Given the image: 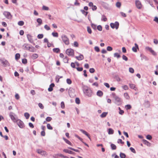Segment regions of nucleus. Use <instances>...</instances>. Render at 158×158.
<instances>
[{
  "label": "nucleus",
  "mask_w": 158,
  "mask_h": 158,
  "mask_svg": "<svg viewBox=\"0 0 158 158\" xmlns=\"http://www.w3.org/2000/svg\"><path fill=\"white\" fill-rule=\"evenodd\" d=\"M82 88L83 92L86 95L89 97L91 96L93 93L89 88L87 86L84 85Z\"/></svg>",
  "instance_id": "obj_1"
},
{
  "label": "nucleus",
  "mask_w": 158,
  "mask_h": 158,
  "mask_svg": "<svg viewBox=\"0 0 158 158\" xmlns=\"http://www.w3.org/2000/svg\"><path fill=\"white\" fill-rule=\"evenodd\" d=\"M61 38L64 43L67 45L69 44V39L67 36L64 35H63L61 36Z\"/></svg>",
  "instance_id": "obj_2"
},
{
  "label": "nucleus",
  "mask_w": 158,
  "mask_h": 158,
  "mask_svg": "<svg viewBox=\"0 0 158 158\" xmlns=\"http://www.w3.org/2000/svg\"><path fill=\"white\" fill-rule=\"evenodd\" d=\"M110 25L112 28H115L116 29H117L119 27V23L118 22L116 21L114 23H111Z\"/></svg>",
  "instance_id": "obj_3"
},
{
  "label": "nucleus",
  "mask_w": 158,
  "mask_h": 158,
  "mask_svg": "<svg viewBox=\"0 0 158 158\" xmlns=\"http://www.w3.org/2000/svg\"><path fill=\"white\" fill-rule=\"evenodd\" d=\"M66 53L69 56H73L74 55V50L71 48L68 49L66 50Z\"/></svg>",
  "instance_id": "obj_4"
},
{
  "label": "nucleus",
  "mask_w": 158,
  "mask_h": 158,
  "mask_svg": "<svg viewBox=\"0 0 158 158\" xmlns=\"http://www.w3.org/2000/svg\"><path fill=\"white\" fill-rule=\"evenodd\" d=\"M16 122L20 128H23L25 126L23 123L20 120L18 119Z\"/></svg>",
  "instance_id": "obj_5"
},
{
  "label": "nucleus",
  "mask_w": 158,
  "mask_h": 158,
  "mask_svg": "<svg viewBox=\"0 0 158 158\" xmlns=\"http://www.w3.org/2000/svg\"><path fill=\"white\" fill-rule=\"evenodd\" d=\"M114 99H115L114 103L115 104L118 106L120 105L121 104L122 101L121 99L119 97L117 96L115 97Z\"/></svg>",
  "instance_id": "obj_6"
},
{
  "label": "nucleus",
  "mask_w": 158,
  "mask_h": 158,
  "mask_svg": "<svg viewBox=\"0 0 158 158\" xmlns=\"http://www.w3.org/2000/svg\"><path fill=\"white\" fill-rule=\"evenodd\" d=\"M3 15L4 16L8 19H11L12 16L10 12L8 11H4Z\"/></svg>",
  "instance_id": "obj_7"
},
{
  "label": "nucleus",
  "mask_w": 158,
  "mask_h": 158,
  "mask_svg": "<svg viewBox=\"0 0 158 158\" xmlns=\"http://www.w3.org/2000/svg\"><path fill=\"white\" fill-rule=\"evenodd\" d=\"M14 115L15 114L12 112H10L9 113V116L11 119L15 123L18 119L15 117Z\"/></svg>",
  "instance_id": "obj_8"
},
{
  "label": "nucleus",
  "mask_w": 158,
  "mask_h": 158,
  "mask_svg": "<svg viewBox=\"0 0 158 158\" xmlns=\"http://www.w3.org/2000/svg\"><path fill=\"white\" fill-rule=\"evenodd\" d=\"M145 49L146 50H148L150 51L153 55L156 56V52L152 49L151 48H150L148 47H146Z\"/></svg>",
  "instance_id": "obj_9"
},
{
  "label": "nucleus",
  "mask_w": 158,
  "mask_h": 158,
  "mask_svg": "<svg viewBox=\"0 0 158 158\" xmlns=\"http://www.w3.org/2000/svg\"><path fill=\"white\" fill-rule=\"evenodd\" d=\"M135 5L139 9H140L142 7V5L140 2L139 0L135 1Z\"/></svg>",
  "instance_id": "obj_10"
},
{
  "label": "nucleus",
  "mask_w": 158,
  "mask_h": 158,
  "mask_svg": "<svg viewBox=\"0 0 158 158\" xmlns=\"http://www.w3.org/2000/svg\"><path fill=\"white\" fill-rule=\"evenodd\" d=\"M37 152L38 153L40 154L42 156H45L46 155V152L45 151L39 149H37Z\"/></svg>",
  "instance_id": "obj_11"
},
{
  "label": "nucleus",
  "mask_w": 158,
  "mask_h": 158,
  "mask_svg": "<svg viewBox=\"0 0 158 158\" xmlns=\"http://www.w3.org/2000/svg\"><path fill=\"white\" fill-rule=\"evenodd\" d=\"M101 5L105 9H109L108 5L107 3L102 2H101Z\"/></svg>",
  "instance_id": "obj_12"
},
{
  "label": "nucleus",
  "mask_w": 158,
  "mask_h": 158,
  "mask_svg": "<svg viewBox=\"0 0 158 158\" xmlns=\"http://www.w3.org/2000/svg\"><path fill=\"white\" fill-rule=\"evenodd\" d=\"M64 152L69 153V154H75V153L73 151H72L70 150H68L67 149H64L63 150Z\"/></svg>",
  "instance_id": "obj_13"
},
{
  "label": "nucleus",
  "mask_w": 158,
  "mask_h": 158,
  "mask_svg": "<svg viewBox=\"0 0 158 158\" xmlns=\"http://www.w3.org/2000/svg\"><path fill=\"white\" fill-rule=\"evenodd\" d=\"M27 37L28 40L31 43H32L33 42V40L32 38V36L30 34H27Z\"/></svg>",
  "instance_id": "obj_14"
},
{
  "label": "nucleus",
  "mask_w": 158,
  "mask_h": 158,
  "mask_svg": "<svg viewBox=\"0 0 158 158\" xmlns=\"http://www.w3.org/2000/svg\"><path fill=\"white\" fill-rule=\"evenodd\" d=\"M135 47L132 48V51L134 52H136L137 51V49H139L138 46L136 43L135 44Z\"/></svg>",
  "instance_id": "obj_15"
},
{
  "label": "nucleus",
  "mask_w": 158,
  "mask_h": 158,
  "mask_svg": "<svg viewBox=\"0 0 158 158\" xmlns=\"http://www.w3.org/2000/svg\"><path fill=\"white\" fill-rule=\"evenodd\" d=\"M91 26L93 28L94 30H96V29H98L99 30V25L97 26L96 24L91 23Z\"/></svg>",
  "instance_id": "obj_16"
},
{
  "label": "nucleus",
  "mask_w": 158,
  "mask_h": 158,
  "mask_svg": "<svg viewBox=\"0 0 158 158\" xmlns=\"http://www.w3.org/2000/svg\"><path fill=\"white\" fill-rule=\"evenodd\" d=\"M145 106L147 108H148L150 106V104L149 101L145 100L144 103Z\"/></svg>",
  "instance_id": "obj_17"
},
{
  "label": "nucleus",
  "mask_w": 158,
  "mask_h": 158,
  "mask_svg": "<svg viewBox=\"0 0 158 158\" xmlns=\"http://www.w3.org/2000/svg\"><path fill=\"white\" fill-rule=\"evenodd\" d=\"M55 86V85L54 83L51 84L50 86L49 87L48 89V90L49 92H51L53 90V87Z\"/></svg>",
  "instance_id": "obj_18"
},
{
  "label": "nucleus",
  "mask_w": 158,
  "mask_h": 158,
  "mask_svg": "<svg viewBox=\"0 0 158 158\" xmlns=\"http://www.w3.org/2000/svg\"><path fill=\"white\" fill-rule=\"evenodd\" d=\"M80 131L82 132L83 134L85 135L86 136H87L90 139V137L89 135L88 134V133L85 131L82 130V129H80Z\"/></svg>",
  "instance_id": "obj_19"
},
{
  "label": "nucleus",
  "mask_w": 158,
  "mask_h": 158,
  "mask_svg": "<svg viewBox=\"0 0 158 158\" xmlns=\"http://www.w3.org/2000/svg\"><path fill=\"white\" fill-rule=\"evenodd\" d=\"M29 47L28 44H25L23 46V48L24 50H28Z\"/></svg>",
  "instance_id": "obj_20"
},
{
  "label": "nucleus",
  "mask_w": 158,
  "mask_h": 158,
  "mask_svg": "<svg viewBox=\"0 0 158 158\" xmlns=\"http://www.w3.org/2000/svg\"><path fill=\"white\" fill-rule=\"evenodd\" d=\"M140 57H141L142 60H148V59L146 56L143 54L140 55Z\"/></svg>",
  "instance_id": "obj_21"
},
{
  "label": "nucleus",
  "mask_w": 158,
  "mask_h": 158,
  "mask_svg": "<svg viewBox=\"0 0 158 158\" xmlns=\"http://www.w3.org/2000/svg\"><path fill=\"white\" fill-rule=\"evenodd\" d=\"M143 143L147 145L148 146H151V143L146 140L143 139Z\"/></svg>",
  "instance_id": "obj_22"
},
{
  "label": "nucleus",
  "mask_w": 158,
  "mask_h": 158,
  "mask_svg": "<svg viewBox=\"0 0 158 158\" xmlns=\"http://www.w3.org/2000/svg\"><path fill=\"white\" fill-rule=\"evenodd\" d=\"M75 57L77 60H83L84 58L82 54H80V56H76Z\"/></svg>",
  "instance_id": "obj_23"
},
{
  "label": "nucleus",
  "mask_w": 158,
  "mask_h": 158,
  "mask_svg": "<svg viewBox=\"0 0 158 158\" xmlns=\"http://www.w3.org/2000/svg\"><path fill=\"white\" fill-rule=\"evenodd\" d=\"M35 48L33 46H30L28 50L31 52H34L35 51Z\"/></svg>",
  "instance_id": "obj_24"
},
{
  "label": "nucleus",
  "mask_w": 158,
  "mask_h": 158,
  "mask_svg": "<svg viewBox=\"0 0 158 158\" xmlns=\"http://www.w3.org/2000/svg\"><path fill=\"white\" fill-rule=\"evenodd\" d=\"M53 51L55 53H59L60 51V49L58 48H55L52 49Z\"/></svg>",
  "instance_id": "obj_25"
},
{
  "label": "nucleus",
  "mask_w": 158,
  "mask_h": 158,
  "mask_svg": "<svg viewBox=\"0 0 158 158\" xmlns=\"http://www.w3.org/2000/svg\"><path fill=\"white\" fill-rule=\"evenodd\" d=\"M129 85L131 88L134 89L135 90H136V88L135 86V85L134 84L130 83Z\"/></svg>",
  "instance_id": "obj_26"
},
{
  "label": "nucleus",
  "mask_w": 158,
  "mask_h": 158,
  "mask_svg": "<svg viewBox=\"0 0 158 158\" xmlns=\"http://www.w3.org/2000/svg\"><path fill=\"white\" fill-rule=\"evenodd\" d=\"M63 139L65 141V142L67 144H69L70 145H72V144L68 140L66 139L65 138L63 137Z\"/></svg>",
  "instance_id": "obj_27"
},
{
  "label": "nucleus",
  "mask_w": 158,
  "mask_h": 158,
  "mask_svg": "<svg viewBox=\"0 0 158 158\" xmlns=\"http://www.w3.org/2000/svg\"><path fill=\"white\" fill-rule=\"evenodd\" d=\"M108 114L107 112H104L102 113L100 115V117L102 118H103L106 116Z\"/></svg>",
  "instance_id": "obj_28"
},
{
  "label": "nucleus",
  "mask_w": 158,
  "mask_h": 158,
  "mask_svg": "<svg viewBox=\"0 0 158 158\" xmlns=\"http://www.w3.org/2000/svg\"><path fill=\"white\" fill-rule=\"evenodd\" d=\"M108 134L109 135L113 134L114 133V130L111 128H110L108 129Z\"/></svg>",
  "instance_id": "obj_29"
},
{
  "label": "nucleus",
  "mask_w": 158,
  "mask_h": 158,
  "mask_svg": "<svg viewBox=\"0 0 158 158\" xmlns=\"http://www.w3.org/2000/svg\"><path fill=\"white\" fill-rule=\"evenodd\" d=\"M38 57V56L37 54L35 53L31 57L33 59H35L37 58Z\"/></svg>",
  "instance_id": "obj_30"
},
{
  "label": "nucleus",
  "mask_w": 158,
  "mask_h": 158,
  "mask_svg": "<svg viewBox=\"0 0 158 158\" xmlns=\"http://www.w3.org/2000/svg\"><path fill=\"white\" fill-rule=\"evenodd\" d=\"M37 22L38 23L39 25H40L42 23V21L40 18L37 19Z\"/></svg>",
  "instance_id": "obj_31"
},
{
  "label": "nucleus",
  "mask_w": 158,
  "mask_h": 158,
  "mask_svg": "<svg viewBox=\"0 0 158 158\" xmlns=\"http://www.w3.org/2000/svg\"><path fill=\"white\" fill-rule=\"evenodd\" d=\"M24 116L27 119L29 118L30 116V114L26 112L24 113Z\"/></svg>",
  "instance_id": "obj_32"
},
{
  "label": "nucleus",
  "mask_w": 158,
  "mask_h": 158,
  "mask_svg": "<svg viewBox=\"0 0 158 158\" xmlns=\"http://www.w3.org/2000/svg\"><path fill=\"white\" fill-rule=\"evenodd\" d=\"M110 146L112 150H115L116 148V146L114 144H111L110 145Z\"/></svg>",
  "instance_id": "obj_33"
},
{
  "label": "nucleus",
  "mask_w": 158,
  "mask_h": 158,
  "mask_svg": "<svg viewBox=\"0 0 158 158\" xmlns=\"http://www.w3.org/2000/svg\"><path fill=\"white\" fill-rule=\"evenodd\" d=\"M81 11L82 12V13L84 14L86 16H87L88 12H87L85 11L84 10H81Z\"/></svg>",
  "instance_id": "obj_34"
},
{
  "label": "nucleus",
  "mask_w": 158,
  "mask_h": 158,
  "mask_svg": "<svg viewBox=\"0 0 158 158\" xmlns=\"http://www.w3.org/2000/svg\"><path fill=\"white\" fill-rule=\"evenodd\" d=\"M121 2H116V6L117 7H118V8H120L121 7Z\"/></svg>",
  "instance_id": "obj_35"
},
{
  "label": "nucleus",
  "mask_w": 158,
  "mask_h": 158,
  "mask_svg": "<svg viewBox=\"0 0 158 158\" xmlns=\"http://www.w3.org/2000/svg\"><path fill=\"white\" fill-rule=\"evenodd\" d=\"M24 22L23 21H19L18 23V24L20 26H22L24 25Z\"/></svg>",
  "instance_id": "obj_36"
},
{
  "label": "nucleus",
  "mask_w": 158,
  "mask_h": 158,
  "mask_svg": "<svg viewBox=\"0 0 158 158\" xmlns=\"http://www.w3.org/2000/svg\"><path fill=\"white\" fill-rule=\"evenodd\" d=\"M69 61V59L67 56H65L63 59V61L65 63H68Z\"/></svg>",
  "instance_id": "obj_37"
},
{
  "label": "nucleus",
  "mask_w": 158,
  "mask_h": 158,
  "mask_svg": "<svg viewBox=\"0 0 158 158\" xmlns=\"http://www.w3.org/2000/svg\"><path fill=\"white\" fill-rule=\"evenodd\" d=\"M52 35L53 36L57 37L58 36V33L57 32H53L52 33Z\"/></svg>",
  "instance_id": "obj_38"
},
{
  "label": "nucleus",
  "mask_w": 158,
  "mask_h": 158,
  "mask_svg": "<svg viewBox=\"0 0 158 158\" xmlns=\"http://www.w3.org/2000/svg\"><path fill=\"white\" fill-rule=\"evenodd\" d=\"M125 108L127 110H130L131 108V106L130 105L128 104L125 106Z\"/></svg>",
  "instance_id": "obj_39"
},
{
  "label": "nucleus",
  "mask_w": 158,
  "mask_h": 158,
  "mask_svg": "<svg viewBox=\"0 0 158 158\" xmlns=\"http://www.w3.org/2000/svg\"><path fill=\"white\" fill-rule=\"evenodd\" d=\"M107 19L106 18V16L105 15H103L102 16V18L101 19V20L102 21H103L105 22L107 20Z\"/></svg>",
  "instance_id": "obj_40"
},
{
  "label": "nucleus",
  "mask_w": 158,
  "mask_h": 158,
  "mask_svg": "<svg viewBox=\"0 0 158 158\" xmlns=\"http://www.w3.org/2000/svg\"><path fill=\"white\" fill-rule=\"evenodd\" d=\"M120 156L121 158H125L126 156L125 154L123 153H120Z\"/></svg>",
  "instance_id": "obj_41"
},
{
  "label": "nucleus",
  "mask_w": 158,
  "mask_h": 158,
  "mask_svg": "<svg viewBox=\"0 0 158 158\" xmlns=\"http://www.w3.org/2000/svg\"><path fill=\"white\" fill-rule=\"evenodd\" d=\"M47 128L49 130H52L53 129L52 127L51 126L50 124L48 123L47 125Z\"/></svg>",
  "instance_id": "obj_42"
},
{
  "label": "nucleus",
  "mask_w": 158,
  "mask_h": 158,
  "mask_svg": "<svg viewBox=\"0 0 158 158\" xmlns=\"http://www.w3.org/2000/svg\"><path fill=\"white\" fill-rule=\"evenodd\" d=\"M20 55L19 53H16L15 56V58L16 60H18L20 58Z\"/></svg>",
  "instance_id": "obj_43"
},
{
  "label": "nucleus",
  "mask_w": 158,
  "mask_h": 158,
  "mask_svg": "<svg viewBox=\"0 0 158 158\" xmlns=\"http://www.w3.org/2000/svg\"><path fill=\"white\" fill-rule=\"evenodd\" d=\"M114 57H117L118 58L120 57V56L118 53H115L114 54Z\"/></svg>",
  "instance_id": "obj_44"
},
{
  "label": "nucleus",
  "mask_w": 158,
  "mask_h": 158,
  "mask_svg": "<svg viewBox=\"0 0 158 158\" xmlns=\"http://www.w3.org/2000/svg\"><path fill=\"white\" fill-rule=\"evenodd\" d=\"M68 148L69 149H70L73 151H75L76 152H80L77 149H75L72 148L71 147H68Z\"/></svg>",
  "instance_id": "obj_45"
},
{
  "label": "nucleus",
  "mask_w": 158,
  "mask_h": 158,
  "mask_svg": "<svg viewBox=\"0 0 158 158\" xmlns=\"http://www.w3.org/2000/svg\"><path fill=\"white\" fill-rule=\"evenodd\" d=\"M122 59L126 61H127L128 60L127 57L124 55H123L122 56Z\"/></svg>",
  "instance_id": "obj_46"
},
{
  "label": "nucleus",
  "mask_w": 158,
  "mask_h": 158,
  "mask_svg": "<svg viewBox=\"0 0 158 158\" xmlns=\"http://www.w3.org/2000/svg\"><path fill=\"white\" fill-rule=\"evenodd\" d=\"M124 96L127 99H128L129 98V96L127 93H125L124 94Z\"/></svg>",
  "instance_id": "obj_47"
},
{
  "label": "nucleus",
  "mask_w": 158,
  "mask_h": 158,
  "mask_svg": "<svg viewBox=\"0 0 158 158\" xmlns=\"http://www.w3.org/2000/svg\"><path fill=\"white\" fill-rule=\"evenodd\" d=\"M44 35L43 34H39L37 35V37L38 39H41L43 37Z\"/></svg>",
  "instance_id": "obj_48"
},
{
  "label": "nucleus",
  "mask_w": 158,
  "mask_h": 158,
  "mask_svg": "<svg viewBox=\"0 0 158 158\" xmlns=\"http://www.w3.org/2000/svg\"><path fill=\"white\" fill-rule=\"evenodd\" d=\"M87 30L89 34H91L92 33V31L90 28V27H87Z\"/></svg>",
  "instance_id": "obj_49"
},
{
  "label": "nucleus",
  "mask_w": 158,
  "mask_h": 158,
  "mask_svg": "<svg viewBox=\"0 0 158 158\" xmlns=\"http://www.w3.org/2000/svg\"><path fill=\"white\" fill-rule=\"evenodd\" d=\"M42 9L43 10H49V8L45 6H43L42 7Z\"/></svg>",
  "instance_id": "obj_50"
},
{
  "label": "nucleus",
  "mask_w": 158,
  "mask_h": 158,
  "mask_svg": "<svg viewBox=\"0 0 158 158\" xmlns=\"http://www.w3.org/2000/svg\"><path fill=\"white\" fill-rule=\"evenodd\" d=\"M44 28L47 30H49L50 29V28L47 25H45L44 26Z\"/></svg>",
  "instance_id": "obj_51"
},
{
  "label": "nucleus",
  "mask_w": 158,
  "mask_h": 158,
  "mask_svg": "<svg viewBox=\"0 0 158 158\" xmlns=\"http://www.w3.org/2000/svg\"><path fill=\"white\" fill-rule=\"evenodd\" d=\"M76 103L77 104H79L80 103V100L79 98H77L75 99Z\"/></svg>",
  "instance_id": "obj_52"
},
{
  "label": "nucleus",
  "mask_w": 158,
  "mask_h": 158,
  "mask_svg": "<svg viewBox=\"0 0 158 158\" xmlns=\"http://www.w3.org/2000/svg\"><path fill=\"white\" fill-rule=\"evenodd\" d=\"M52 118L51 117H47L46 118V121L47 122H50L52 120Z\"/></svg>",
  "instance_id": "obj_53"
},
{
  "label": "nucleus",
  "mask_w": 158,
  "mask_h": 158,
  "mask_svg": "<svg viewBox=\"0 0 158 158\" xmlns=\"http://www.w3.org/2000/svg\"><path fill=\"white\" fill-rule=\"evenodd\" d=\"M61 107L62 109H64L65 108V105L63 102H62L61 103Z\"/></svg>",
  "instance_id": "obj_54"
},
{
  "label": "nucleus",
  "mask_w": 158,
  "mask_h": 158,
  "mask_svg": "<svg viewBox=\"0 0 158 158\" xmlns=\"http://www.w3.org/2000/svg\"><path fill=\"white\" fill-rule=\"evenodd\" d=\"M146 138L148 140H151L152 138V137L151 135H148L146 136Z\"/></svg>",
  "instance_id": "obj_55"
},
{
  "label": "nucleus",
  "mask_w": 158,
  "mask_h": 158,
  "mask_svg": "<svg viewBox=\"0 0 158 158\" xmlns=\"http://www.w3.org/2000/svg\"><path fill=\"white\" fill-rule=\"evenodd\" d=\"M76 69L79 72L82 71L83 69L82 67H77Z\"/></svg>",
  "instance_id": "obj_56"
},
{
  "label": "nucleus",
  "mask_w": 158,
  "mask_h": 158,
  "mask_svg": "<svg viewBox=\"0 0 158 158\" xmlns=\"http://www.w3.org/2000/svg\"><path fill=\"white\" fill-rule=\"evenodd\" d=\"M66 82L69 84H71L72 83V81L70 79H67L66 80Z\"/></svg>",
  "instance_id": "obj_57"
},
{
  "label": "nucleus",
  "mask_w": 158,
  "mask_h": 158,
  "mask_svg": "<svg viewBox=\"0 0 158 158\" xmlns=\"http://www.w3.org/2000/svg\"><path fill=\"white\" fill-rule=\"evenodd\" d=\"M22 62L24 64H26L27 63V60L26 59H23L22 60Z\"/></svg>",
  "instance_id": "obj_58"
},
{
  "label": "nucleus",
  "mask_w": 158,
  "mask_h": 158,
  "mask_svg": "<svg viewBox=\"0 0 158 158\" xmlns=\"http://www.w3.org/2000/svg\"><path fill=\"white\" fill-rule=\"evenodd\" d=\"M2 63L3 65H6L8 64V62L7 60H5V61H2Z\"/></svg>",
  "instance_id": "obj_59"
},
{
  "label": "nucleus",
  "mask_w": 158,
  "mask_h": 158,
  "mask_svg": "<svg viewBox=\"0 0 158 158\" xmlns=\"http://www.w3.org/2000/svg\"><path fill=\"white\" fill-rule=\"evenodd\" d=\"M71 66L73 68H76L75 66V63H74L72 62L71 64Z\"/></svg>",
  "instance_id": "obj_60"
},
{
  "label": "nucleus",
  "mask_w": 158,
  "mask_h": 158,
  "mask_svg": "<svg viewBox=\"0 0 158 158\" xmlns=\"http://www.w3.org/2000/svg\"><path fill=\"white\" fill-rule=\"evenodd\" d=\"M129 71L131 73H133L134 71L133 68H129Z\"/></svg>",
  "instance_id": "obj_61"
},
{
  "label": "nucleus",
  "mask_w": 158,
  "mask_h": 158,
  "mask_svg": "<svg viewBox=\"0 0 158 158\" xmlns=\"http://www.w3.org/2000/svg\"><path fill=\"white\" fill-rule=\"evenodd\" d=\"M122 88L123 89L125 90H127L128 89V87L127 85H124L122 86Z\"/></svg>",
  "instance_id": "obj_62"
},
{
  "label": "nucleus",
  "mask_w": 158,
  "mask_h": 158,
  "mask_svg": "<svg viewBox=\"0 0 158 158\" xmlns=\"http://www.w3.org/2000/svg\"><path fill=\"white\" fill-rule=\"evenodd\" d=\"M120 13L122 17H126L127 15H126V14L125 13H123L122 12H120Z\"/></svg>",
  "instance_id": "obj_63"
},
{
  "label": "nucleus",
  "mask_w": 158,
  "mask_h": 158,
  "mask_svg": "<svg viewBox=\"0 0 158 158\" xmlns=\"http://www.w3.org/2000/svg\"><path fill=\"white\" fill-rule=\"evenodd\" d=\"M153 20L158 23V17H155L154 18V19Z\"/></svg>",
  "instance_id": "obj_64"
}]
</instances>
